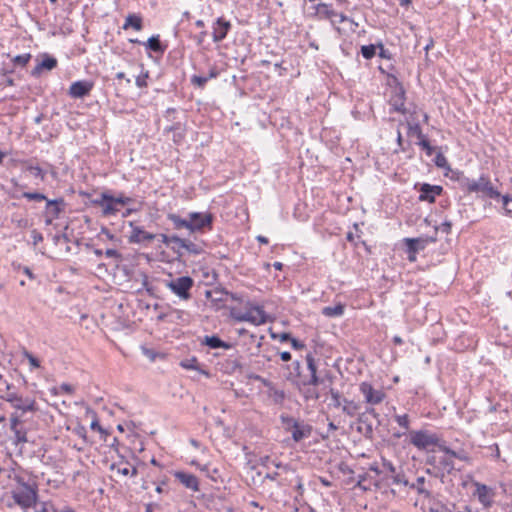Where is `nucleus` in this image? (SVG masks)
<instances>
[{"instance_id": "a19ab883", "label": "nucleus", "mask_w": 512, "mask_h": 512, "mask_svg": "<svg viewBox=\"0 0 512 512\" xmlns=\"http://www.w3.org/2000/svg\"><path fill=\"white\" fill-rule=\"evenodd\" d=\"M268 396L272 399L274 404L281 405L285 400V392L284 390L278 389L276 385H274L271 389L267 391Z\"/></svg>"}, {"instance_id": "13d9d810", "label": "nucleus", "mask_w": 512, "mask_h": 512, "mask_svg": "<svg viewBox=\"0 0 512 512\" xmlns=\"http://www.w3.org/2000/svg\"><path fill=\"white\" fill-rule=\"evenodd\" d=\"M23 355L24 357L29 361L30 365L33 367V368H39L40 367V361L38 358H36L32 353H30L29 351L25 350L23 352Z\"/></svg>"}, {"instance_id": "5fc2aeb1", "label": "nucleus", "mask_w": 512, "mask_h": 512, "mask_svg": "<svg viewBox=\"0 0 512 512\" xmlns=\"http://www.w3.org/2000/svg\"><path fill=\"white\" fill-rule=\"evenodd\" d=\"M487 449V456L493 458V459H500V449H499V446L498 444L494 443L488 447H486Z\"/></svg>"}, {"instance_id": "4c0bfd02", "label": "nucleus", "mask_w": 512, "mask_h": 512, "mask_svg": "<svg viewBox=\"0 0 512 512\" xmlns=\"http://www.w3.org/2000/svg\"><path fill=\"white\" fill-rule=\"evenodd\" d=\"M290 369V372L286 376V379L293 384L295 379L298 378L302 374V366L300 361L295 360L291 363V365L287 366Z\"/></svg>"}, {"instance_id": "58836bf2", "label": "nucleus", "mask_w": 512, "mask_h": 512, "mask_svg": "<svg viewBox=\"0 0 512 512\" xmlns=\"http://www.w3.org/2000/svg\"><path fill=\"white\" fill-rule=\"evenodd\" d=\"M98 239L105 242L111 241L115 246L121 243V239L113 234L110 230L106 228V226H101V232L98 233Z\"/></svg>"}, {"instance_id": "6e6552de", "label": "nucleus", "mask_w": 512, "mask_h": 512, "mask_svg": "<svg viewBox=\"0 0 512 512\" xmlns=\"http://www.w3.org/2000/svg\"><path fill=\"white\" fill-rule=\"evenodd\" d=\"M161 242L166 244L168 247H170L172 250L177 252L179 255H181L180 250L186 249L188 252L192 254H200L202 252V248L200 245L193 243L189 239L180 238L177 235L172 236H162Z\"/></svg>"}, {"instance_id": "338daca9", "label": "nucleus", "mask_w": 512, "mask_h": 512, "mask_svg": "<svg viewBox=\"0 0 512 512\" xmlns=\"http://www.w3.org/2000/svg\"><path fill=\"white\" fill-rule=\"evenodd\" d=\"M362 414H367V417H372L377 420L378 424H380V414L373 407H368Z\"/></svg>"}, {"instance_id": "a878e982", "label": "nucleus", "mask_w": 512, "mask_h": 512, "mask_svg": "<svg viewBox=\"0 0 512 512\" xmlns=\"http://www.w3.org/2000/svg\"><path fill=\"white\" fill-rule=\"evenodd\" d=\"M219 75V70L215 65L209 68L208 74L206 75H193L190 79L191 84L197 88L203 89L210 79H215Z\"/></svg>"}, {"instance_id": "79ce46f5", "label": "nucleus", "mask_w": 512, "mask_h": 512, "mask_svg": "<svg viewBox=\"0 0 512 512\" xmlns=\"http://www.w3.org/2000/svg\"><path fill=\"white\" fill-rule=\"evenodd\" d=\"M281 424L286 432H291V430L299 424L300 419H296L290 415L282 414L280 415Z\"/></svg>"}, {"instance_id": "423d86ee", "label": "nucleus", "mask_w": 512, "mask_h": 512, "mask_svg": "<svg viewBox=\"0 0 512 512\" xmlns=\"http://www.w3.org/2000/svg\"><path fill=\"white\" fill-rule=\"evenodd\" d=\"M132 231L128 236V242L130 244H139L141 247H150L154 241L162 243V236H167L163 233H152L145 231L140 226H131Z\"/></svg>"}, {"instance_id": "473e14b6", "label": "nucleus", "mask_w": 512, "mask_h": 512, "mask_svg": "<svg viewBox=\"0 0 512 512\" xmlns=\"http://www.w3.org/2000/svg\"><path fill=\"white\" fill-rule=\"evenodd\" d=\"M357 422L365 426L363 435L366 439L372 440L374 437V428L370 418L367 417V414L358 413L357 414Z\"/></svg>"}, {"instance_id": "20e7f679", "label": "nucleus", "mask_w": 512, "mask_h": 512, "mask_svg": "<svg viewBox=\"0 0 512 512\" xmlns=\"http://www.w3.org/2000/svg\"><path fill=\"white\" fill-rule=\"evenodd\" d=\"M460 184L468 193H475L491 199L500 197V193L494 188L487 175H481L478 179L465 177L461 180Z\"/></svg>"}, {"instance_id": "2eb2a0df", "label": "nucleus", "mask_w": 512, "mask_h": 512, "mask_svg": "<svg viewBox=\"0 0 512 512\" xmlns=\"http://www.w3.org/2000/svg\"><path fill=\"white\" fill-rule=\"evenodd\" d=\"M473 496L478 499L484 508H490L494 504L496 491L494 488L480 482H474Z\"/></svg>"}, {"instance_id": "0e129e2a", "label": "nucleus", "mask_w": 512, "mask_h": 512, "mask_svg": "<svg viewBox=\"0 0 512 512\" xmlns=\"http://www.w3.org/2000/svg\"><path fill=\"white\" fill-rule=\"evenodd\" d=\"M104 253L106 257L115 258L116 261H120L122 259V255L114 248H106Z\"/></svg>"}, {"instance_id": "4468645a", "label": "nucleus", "mask_w": 512, "mask_h": 512, "mask_svg": "<svg viewBox=\"0 0 512 512\" xmlns=\"http://www.w3.org/2000/svg\"><path fill=\"white\" fill-rule=\"evenodd\" d=\"M10 430L14 433V438L12 440L14 445L18 446L28 442L27 429L17 412L12 413L10 416Z\"/></svg>"}, {"instance_id": "69168bd1", "label": "nucleus", "mask_w": 512, "mask_h": 512, "mask_svg": "<svg viewBox=\"0 0 512 512\" xmlns=\"http://www.w3.org/2000/svg\"><path fill=\"white\" fill-rule=\"evenodd\" d=\"M290 344H291V347L294 349V350H303L306 348V345L304 342L294 338L292 336L291 340H290Z\"/></svg>"}, {"instance_id": "7c9ffc66", "label": "nucleus", "mask_w": 512, "mask_h": 512, "mask_svg": "<svg viewBox=\"0 0 512 512\" xmlns=\"http://www.w3.org/2000/svg\"><path fill=\"white\" fill-rule=\"evenodd\" d=\"M180 366L187 370H196L200 374L205 375L206 377L210 376V373L207 370L201 368L198 359L195 356L182 360L180 362Z\"/></svg>"}, {"instance_id": "8fccbe9b", "label": "nucleus", "mask_w": 512, "mask_h": 512, "mask_svg": "<svg viewBox=\"0 0 512 512\" xmlns=\"http://www.w3.org/2000/svg\"><path fill=\"white\" fill-rule=\"evenodd\" d=\"M149 77V72L147 70H143L135 79V84L139 88L147 87V79Z\"/></svg>"}, {"instance_id": "5701e85b", "label": "nucleus", "mask_w": 512, "mask_h": 512, "mask_svg": "<svg viewBox=\"0 0 512 512\" xmlns=\"http://www.w3.org/2000/svg\"><path fill=\"white\" fill-rule=\"evenodd\" d=\"M65 208V201L61 199L48 200L46 205V224H51Z\"/></svg>"}, {"instance_id": "c9c22d12", "label": "nucleus", "mask_w": 512, "mask_h": 512, "mask_svg": "<svg viewBox=\"0 0 512 512\" xmlns=\"http://www.w3.org/2000/svg\"><path fill=\"white\" fill-rule=\"evenodd\" d=\"M426 479L423 476L417 477L414 483H409L408 487L410 489L416 490L418 494L424 495L425 497L430 496V491L426 488Z\"/></svg>"}, {"instance_id": "9d476101", "label": "nucleus", "mask_w": 512, "mask_h": 512, "mask_svg": "<svg viewBox=\"0 0 512 512\" xmlns=\"http://www.w3.org/2000/svg\"><path fill=\"white\" fill-rule=\"evenodd\" d=\"M10 386H7V392L1 396L2 399L9 402L13 408L22 411V413L37 410L36 401L30 398H23L14 392H10Z\"/></svg>"}, {"instance_id": "f704fd0d", "label": "nucleus", "mask_w": 512, "mask_h": 512, "mask_svg": "<svg viewBox=\"0 0 512 512\" xmlns=\"http://www.w3.org/2000/svg\"><path fill=\"white\" fill-rule=\"evenodd\" d=\"M316 12L321 18L325 19H334V16H338V13L334 11L331 7V5H328L326 3H320L316 7Z\"/></svg>"}, {"instance_id": "052dcab7", "label": "nucleus", "mask_w": 512, "mask_h": 512, "mask_svg": "<svg viewBox=\"0 0 512 512\" xmlns=\"http://www.w3.org/2000/svg\"><path fill=\"white\" fill-rule=\"evenodd\" d=\"M23 196L26 199L33 200V201H42V200L46 199L45 195H43L41 193H37V192H26L23 194Z\"/></svg>"}, {"instance_id": "72a5a7b5", "label": "nucleus", "mask_w": 512, "mask_h": 512, "mask_svg": "<svg viewBox=\"0 0 512 512\" xmlns=\"http://www.w3.org/2000/svg\"><path fill=\"white\" fill-rule=\"evenodd\" d=\"M147 49L156 52V53H164L166 50V46L160 42L159 35L151 36L147 42L142 43Z\"/></svg>"}, {"instance_id": "2f4dec72", "label": "nucleus", "mask_w": 512, "mask_h": 512, "mask_svg": "<svg viewBox=\"0 0 512 512\" xmlns=\"http://www.w3.org/2000/svg\"><path fill=\"white\" fill-rule=\"evenodd\" d=\"M360 407L361 406L358 402L348 398H343V403L340 408L345 415L352 418L358 414Z\"/></svg>"}, {"instance_id": "4d7b16f0", "label": "nucleus", "mask_w": 512, "mask_h": 512, "mask_svg": "<svg viewBox=\"0 0 512 512\" xmlns=\"http://www.w3.org/2000/svg\"><path fill=\"white\" fill-rule=\"evenodd\" d=\"M90 428H91L92 430H97L98 432H100V433H101V435H102V438L104 439V441H107L106 436H108L109 434H108L107 430H105L104 428H102V427L100 426V424H99V421H98L97 417H95V418L93 419V421L91 422Z\"/></svg>"}, {"instance_id": "de8ad7c7", "label": "nucleus", "mask_w": 512, "mask_h": 512, "mask_svg": "<svg viewBox=\"0 0 512 512\" xmlns=\"http://www.w3.org/2000/svg\"><path fill=\"white\" fill-rule=\"evenodd\" d=\"M361 54L365 59H371L376 54V46L371 45H364L361 47Z\"/></svg>"}, {"instance_id": "4be33fe9", "label": "nucleus", "mask_w": 512, "mask_h": 512, "mask_svg": "<svg viewBox=\"0 0 512 512\" xmlns=\"http://www.w3.org/2000/svg\"><path fill=\"white\" fill-rule=\"evenodd\" d=\"M231 23L219 17L213 24L212 38L214 42H220L227 36Z\"/></svg>"}, {"instance_id": "680f3d73", "label": "nucleus", "mask_w": 512, "mask_h": 512, "mask_svg": "<svg viewBox=\"0 0 512 512\" xmlns=\"http://www.w3.org/2000/svg\"><path fill=\"white\" fill-rule=\"evenodd\" d=\"M14 269L22 270V272L28 276L29 279L33 280L35 279V275L32 272V270L27 266H22L21 264L16 265L15 263L12 264Z\"/></svg>"}, {"instance_id": "6e6d98bb", "label": "nucleus", "mask_w": 512, "mask_h": 512, "mask_svg": "<svg viewBox=\"0 0 512 512\" xmlns=\"http://www.w3.org/2000/svg\"><path fill=\"white\" fill-rule=\"evenodd\" d=\"M142 276V289H145L146 292L150 295V296H153L154 295V288L153 286L150 284L149 282V277L147 274L145 273H142L141 274Z\"/></svg>"}, {"instance_id": "c85d7f7f", "label": "nucleus", "mask_w": 512, "mask_h": 512, "mask_svg": "<svg viewBox=\"0 0 512 512\" xmlns=\"http://www.w3.org/2000/svg\"><path fill=\"white\" fill-rule=\"evenodd\" d=\"M390 104L395 111L406 114L409 109H406L404 106V91L402 88L395 91L394 96H392L390 100Z\"/></svg>"}, {"instance_id": "864d4df0", "label": "nucleus", "mask_w": 512, "mask_h": 512, "mask_svg": "<svg viewBox=\"0 0 512 512\" xmlns=\"http://www.w3.org/2000/svg\"><path fill=\"white\" fill-rule=\"evenodd\" d=\"M26 170L30 171L33 176L40 178L41 180H44V178H45V172L39 166H34V165L29 164L26 167Z\"/></svg>"}, {"instance_id": "a211bd4d", "label": "nucleus", "mask_w": 512, "mask_h": 512, "mask_svg": "<svg viewBox=\"0 0 512 512\" xmlns=\"http://www.w3.org/2000/svg\"><path fill=\"white\" fill-rule=\"evenodd\" d=\"M235 319L258 325L266 322V314L262 307L253 306L246 313L235 316Z\"/></svg>"}, {"instance_id": "bb28decb", "label": "nucleus", "mask_w": 512, "mask_h": 512, "mask_svg": "<svg viewBox=\"0 0 512 512\" xmlns=\"http://www.w3.org/2000/svg\"><path fill=\"white\" fill-rule=\"evenodd\" d=\"M57 66V59L47 54L43 55L42 61H40L34 69L31 71V75L38 77L43 70H53Z\"/></svg>"}, {"instance_id": "f8f14e48", "label": "nucleus", "mask_w": 512, "mask_h": 512, "mask_svg": "<svg viewBox=\"0 0 512 512\" xmlns=\"http://www.w3.org/2000/svg\"><path fill=\"white\" fill-rule=\"evenodd\" d=\"M69 226H64L65 232L63 233H55L52 235V240L54 244L59 247L60 251H65L66 253H76V249L81 245V242L77 238H70L67 230Z\"/></svg>"}, {"instance_id": "a18cd8bd", "label": "nucleus", "mask_w": 512, "mask_h": 512, "mask_svg": "<svg viewBox=\"0 0 512 512\" xmlns=\"http://www.w3.org/2000/svg\"><path fill=\"white\" fill-rule=\"evenodd\" d=\"M329 395L331 397V402L329 403V407L340 408L343 403V398H344V397H342L341 392L339 390L331 387L329 389Z\"/></svg>"}, {"instance_id": "1a4fd4ad", "label": "nucleus", "mask_w": 512, "mask_h": 512, "mask_svg": "<svg viewBox=\"0 0 512 512\" xmlns=\"http://www.w3.org/2000/svg\"><path fill=\"white\" fill-rule=\"evenodd\" d=\"M194 285V280L190 276H181L167 282L166 286L180 299L189 300L191 298L190 290Z\"/></svg>"}, {"instance_id": "6ab92c4d", "label": "nucleus", "mask_w": 512, "mask_h": 512, "mask_svg": "<svg viewBox=\"0 0 512 512\" xmlns=\"http://www.w3.org/2000/svg\"><path fill=\"white\" fill-rule=\"evenodd\" d=\"M442 191L443 188L439 185L424 183L420 185L418 198L420 201H427L432 203L435 201L436 196H439Z\"/></svg>"}, {"instance_id": "c756f323", "label": "nucleus", "mask_w": 512, "mask_h": 512, "mask_svg": "<svg viewBox=\"0 0 512 512\" xmlns=\"http://www.w3.org/2000/svg\"><path fill=\"white\" fill-rule=\"evenodd\" d=\"M124 30L133 28L136 31H140L143 28L142 17L138 14H128L125 18V22L122 26Z\"/></svg>"}, {"instance_id": "9b49d317", "label": "nucleus", "mask_w": 512, "mask_h": 512, "mask_svg": "<svg viewBox=\"0 0 512 512\" xmlns=\"http://www.w3.org/2000/svg\"><path fill=\"white\" fill-rule=\"evenodd\" d=\"M383 468L388 472L382 479V482H385L386 485L394 484V485H403L407 487L409 485V481L407 480L405 473L402 469L398 470L391 461L382 459Z\"/></svg>"}, {"instance_id": "f03ea898", "label": "nucleus", "mask_w": 512, "mask_h": 512, "mask_svg": "<svg viewBox=\"0 0 512 512\" xmlns=\"http://www.w3.org/2000/svg\"><path fill=\"white\" fill-rule=\"evenodd\" d=\"M13 480L16 485L11 489L10 494L14 504L24 511L36 505L38 500V484L35 481H26L24 477L15 475Z\"/></svg>"}, {"instance_id": "3c124183", "label": "nucleus", "mask_w": 512, "mask_h": 512, "mask_svg": "<svg viewBox=\"0 0 512 512\" xmlns=\"http://www.w3.org/2000/svg\"><path fill=\"white\" fill-rule=\"evenodd\" d=\"M419 139V146L425 150L427 156H431L434 152V148L430 145L429 141L426 139L424 135H422V138Z\"/></svg>"}, {"instance_id": "412c9836", "label": "nucleus", "mask_w": 512, "mask_h": 512, "mask_svg": "<svg viewBox=\"0 0 512 512\" xmlns=\"http://www.w3.org/2000/svg\"><path fill=\"white\" fill-rule=\"evenodd\" d=\"M93 88V83L90 81H76L73 82L69 88V95L72 98H83L87 96Z\"/></svg>"}, {"instance_id": "dca6fc26", "label": "nucleus", "mask_w": 512, "mask_h": 512, "mask_svg": "<svg viewBox=\"0 0 512 512\" xmlns=\"http://www.w3.org/2000/svg\"><path fill=\"white\" fill-rule=\"evenodd\" d=\"M359 391L365 402L370 405L380 404L386 397V393L382 389H375L371 383L366 381L360 383Z\"/></svg>"}, {"instance_id": "bf43d9fd", "label": "nucleus", "mask_w": 512, "mask_h": 512, "mask_svg": "<svg viewBox=\"0 0 512 512\" xmlns=\"http://www.w3.org/2000/svg\"><path fill=\"white\" fill-rule=\"evenodd\" d=\"M453 458L459 459L464 462L470 461L469 454L464 450H459V451L454 450V452L452 453L451 459L453 460Z\"/></svg>"}, {"instance_id": "393cba45", "label": "nucleus", "mask_w": 512, "mask_h": 512, "mask_svg": "<svg viewBox=\"0 0 512 512\" xmlns=\"http://www.w3.org/2000/svg\"><path fill=\"white\" fill-rule=\"evenodd\" d=\"M171 220L175 222V224H211L213 221V217L208 213H190V220H178L175 216L171 217Z\"/></svg>"}, {"instance_id": "aec40b11", "label": "nucleus", "mask_w": 512, "mask_h": 512, "mask_svg": "<svg viewBox=\"0 0 512 512\" xmlns=\"http://www.w3.org/2000/svg\"><path fill=\"white\" fill-rule=\"evenodd\" d=\"M174 477L187 489H190L194 492L200 490L199 480L194 474L184 471H176L174 472Z\"/></svg>"}, {"instance_id": "e2e57ef3", "label": "nucleus", "mask_w": 512, "mask_h": 512, "mask_svg": "<svg viewBox=\"0 0 512 512\" xmlns=\"http://www.w3.org/2000/svg\"><path fill=\"white\" fill-rule=\"evenodd\" d=\"M435 446L438 447L439 451L443 452V455H448L449 457H451L452 453L454 452V450L449 448L448 446H446L445 442L442 441L441 439H440V441H438V444H436Z\"/></svg>"}, {"instance_id": "37998d69", "label": "nucleus", "mask_w": 512, "mask_h": 512, "mask_svg": "<svg viewBox=\"0 0 512 512\" xmlns=\"http://www.w3.org/2000/svg\"><path fill=\"white\" fill-rule=\"evenodd\" d=\"M320 383H311L310 382V375L308 374H301L298 378L295 379V382H293V385L299 390L302 391V388L308 387V386H318Z\"/></svg>"}, {"instance_id": "09e8293b", "label": "nucleus", "mask_w": 512, "mask_h": 512, "mask_svg": "<svg viewBox=\"0 0 512 512\" xmlns=\"http://www.w3.org/2000/svg\"><path fill=\"white\" fill-rule=\"evenodd\" d=\"M31 59V54L30 53H25V54H21V55H17L15 56L13 59H12V62L15 64V65H19V66H26L28 64V62L30 61Z\"/></svg>"}, {"instance_id": "c03bdc74", "label": "nucleus", "mask_w": 512, "mask_h": 512, "mask_svg": "<svg viewBox=\"0 0 512 512\" xmlns=\"http://www.w3.org/2000/svg\"><path fill=\"white\" fill-rule=\"evenodd\" d=\"M371 484L378 486V483L376 480L372 481V478L367 473H364V474H361L358 476V480H357V483L355 486L366 491V490H369V486Z\"/></svg>"}, {"instance_id": "e433bc0d", "label": "nucleus", "mask_w": 512, "mask_h": 512, "mask_svg": "<svg viewBox=\"0 0 512 512\" xmlns=\"http://www.w3.org/2000/svg\"><path fill=\"white\" fill-rule=\"evenodd\" d=\"M345 311V305L338 303L335 306H326L322 310V314L327 317H338L342 316Z\"/></svg>"}, {"instance_id": "f3484780", "label": "nucleus", "mask_w": 512, "mask_h": 512, "mask_svg": "<svg viewBox=\"0 0 512 512\" xmlns=\"http://www.w3.org/2000/svg\"><path fill=\"white\" fill-rule=\"evenodd\" d=\"M199 342L200 346L207 347L209 350H230L234 348L233 343L222 340L217 334L205 335L199 338Z\"/></svg>"}, {"instance_id": "39448f33", "label": "nucleus", "mask_w": 512, "mask_h": 512, "mask_svg": "<svg viewBox=\"0 0 512 512\" xmlns=\"http://www.w3.org/2000/svg\"><path fill=\"white\" fill-rule=\"evenodd\" d=\"M425 463L433 467V477L440 478L441 480L455 469L451 457L448 455H437L434 452L427 456Z\"/></svg>"}, {"instance_id": "603ef678", "label": "nucleus", "mask_w": 512, "mask_h": 512, "mask_svg": "<svg viewBox=\"0 0 512 512\" xmlns=\"http://www.w3.org/2000/svg\"><path fill=\"white\" fill-rule=\"evenodd\" d=\"M394 418L400 427L404 428L405 430L409 429L410 420H409V416L407 414L395 415Z\"/></svg>"}, {"instance_id": "49530a36", "label": "nucleus", "mask_w": 512, "mask_h": 512, "mask_svg": "<svg viewBox=\"0 0 512 512\" xmlns=\"http://www.w3.org/2000/svg\"><path fill=\"white\" fill-rule=\"evenodd\" d=\"M303 396L305 401H317L320 398V394L314 386L311 388L310 386L302 388V391H299Z\"/></svg>"}, {"instance_id": "f257e3e1", "label": "nucleus", "mask_w": 512, "mask_h": 512, "mask_svg": "<svg viewBox=\"0 0 512 512\" xmlns=\"http://www.w3.org/2000/svg\"><path fill=\"white\" fill-rule=\"evenodd\" d=\"M91 203L98 206L104 216L121 214V216L127 217L140 208V203L135 199L125 196L123 193L113 196L108 191L102 192L96 198L91 199Z\"/></svg>"}, {"instance_id": "774afa93", "label": "nucleus", "mask_w": 512, "mask_h": 512, "mask_svg": "<svg viewBox=\"0 0 512 512\" xmlns=\"http://www.w3.org/2000/svg\"><path fill=\"white\" fill-rule=\"evenodd\" d=\"M222 294H225L227 297H229L233 301L242 302L243 296L238 293L229 292L225 289L221 291Z\"/></svg>"}, {"instance_id": "cd10ccee", "label": "nucleus", "mask_w": 512, "mask_h": 512, "mask_svg": "<svg viewBox=\"0 0 512 512\" xmlns=\"http://www.w3.org/2000/svg\"><path fill=\"white\" fill-rule=\"evenodd\" d=\"M306 363H307V369L309 371L310 375V382L311 383H323L324 380L321 379L317 374V365L316 360L314 356L311 353H308L305 357Z\"/></svg>"}, {"instance_id": "ea45409f", "label": "nucleus", "mask_w": 512, "mask_h": 512, "mask_svg": "<svg viewBox=\"0 0 512 512\" xmlns=\"http://www.w3.org/2000/svg\"><path fill=\"white\" fill-rule=\"evenodd\" d=\"M34 512H59L52 501H39L36 500V505L32 506Z\"/></svg>"}, {"instance_id": "b1692460", "label": "nucleus", "mask_w": 512, "mask_h": 512, "mask_svg": "<svg viewBox=\"0 0 512 512\" xmlns=\"http://www.w3.org/2000/svg\"><path fill=\"white\" fill-rule=\"evenodd\" d=\"M313 427L312 425L308 424L304 420H301L298 425H296L291 430V437L294 442H300L306 438H309L312 434Z\"/></svg>"}, {"instance_id": "ddd939ff", "label": "nucleus", "mask_w": 512, "mask_h": 512, "mask_svg": "<svg viewBox=\"0 0 512 512\" xmlns=\"http://www.w3.org/2000/svg\"><path fill=\"white\" fill-rule=\"evenodd\" d=\"M421 111L416 107L413 110H408L405 115V123L408 129V135L416 136L417 138H422V129L420 127L419 116ZM424 117V121L428 120V115L426 113H422Z\"/></svg>"}, {"instance_id": "7ed1b4c3", "label": "nucleus", "mask_w": 512, "mask_h": 512, "mask_svg": "<svg viewBox=\"0 0 512 512\" xmlns=\"http://www.w3.org/2000/svg\"><path fill=\"white\" fill-rule=\"evenodd\" d=\"M452 226H434L433 235H422L415 238H404L402 240L403 250L407 255V259L410 262L417 260V254L423 251L430 243L437 241L436 235L438 231L448 234Z\"/></svg>"}, {"instance_id": "0eeeda50", "label": "nucleus", "mask_w": 512, "mask_h": 512, "mask_svg": "<svg viewBox=\"0 0 512 512\" xmlns=\"http://www.w3.org/2000/svg\"><path fill=\"white\" fill-rule=\"evenodd\" d=\"M440 441L436 433L428 430H416L410 432V443L419 450L430 451L431 446H435Z\"/></svg>"}]
</instances>
